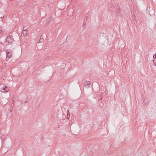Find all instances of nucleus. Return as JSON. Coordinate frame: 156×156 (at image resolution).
<instances>
[{"label": "nucleus", "mask_w": 156, "mask_h": 156, "mask_svg": "<svg viewBox=\"0 0 156 156\" xmlns=\"http://www.w3.org/2000/svg\"><path fill=\"white\" fill-rule=\"evenodd\" d=\"M83 24L84 25H85V23H83Z\"/></svg>", "instance_id": "nucleus-22"}, {"label": "nucleus", "mask_w": 156, "mask_h": 156, "mask_svg": "<svg viewBox=\"0 0 156 156\" xmlns=\"http://www.w3.org/2000/svg\"><path fill=\"white\" fill-rule=\"evenodd\" d=\"M120 9L119 8H118L116 9L115 12L117 15L118 16H120L121 15L120 13Z\"/></svg>", "instance_id": "nucleus-4"}, {"label": "nucleus", "mask_w": 156, "mask_h": 156, "mask_svg": "<svg viewBox=\"0 0 156 156\" xmlns=\"http://www.w3.org/2000/svg\"><path fill=\"white\" fill-rule=\"evenodd\" d=\"M39 43V41L37 42V43Z\"/></svg>", "instance_id": "nucleus-25"}, {"label": "nucleus", "mask_w": 156, "mask_h": 156, "mask_svg": "<svg viewBox=\"0 0 156 156\" xmlns=\"http://www.w3.org/2000/svg\"><path fill=\"white\" fill-rule=\"evenodd\" d=\"M98 104L99 105L101 106V107H102L104 105L103 104V103L102 104H100L99 103H98Z\"/></svg>", "instance_id": "nucleus-16"}, {"label": "nucleus", "mask_w": 156, "mask_h": 156, "mask_svg": "<svg viewBox=\"0 0 156 156\" xmlns=\"http://www.w3.org/2000/svg\"><path fill=\"white\" fill-rule=\"evenodd\" d=\"M153 58H156V53H155V54L154 55Z\"/></svg>", "instance_id": "nucleus-15"}, {"label": "nucleus", "mask_w": 156, "mask_h": 156, "mask_svg": "<svg viewBox=\"0 0 156 156\" xmlns=\"http://www.w3.org/2000/svg\"><path fill=\"white\" fill-rule=\"evenodd\" d=\"M40 16H41V17H44L46 15V13L44 11L42 10L40 11Z\"/></svg>", "instance_id": "nucleus-3"}, {"label": "nucleus", "mask_w": 156, "mask_h": 156, "mask_svg": "<svg viewBox=\"0 0 156 156\" xmlns=\"http://www.w3.org/2000/svg\"><path fill=\"white\" fill-rule=\"evenodd\" d=\"M25 103H27V101H26L25 102Z\"/></svg>", "instance_id": "nucleus-21"}, {"label": "nucleus", "mask_w": 156, "mask_h": 156, "mask_svg": "<svg viewBox=\"0 0 156 156\" xmlns=\"http://www.w3.org/2000/svg\"><path fill=\"white\" fill-rule=\"evenodd\" d=\"M109 6L111 8H113L114 6V4L113 2H110L109 5Z\"/></svg>", "instance_id": "nucleus-10"}, {"label": "nucleus", "mask_w": 156, "mask_h": 156, "mask_svg": "<svg viewBox=\"0 0 156 156\" xmlns=\"http://www.w3.org/2000/svg\"><path fill=\"white\" fill-rule=\"evenodd\" d=\"M153 61L154 62V65H155V66H156V60H153Z\"/></svg>", "instance_id": "nucleus-14"}, {"label": "nucleus", "mask_w": 156, "mask_h": 156, "mask_svg": "<svg viewBox=\"0 0 156 156\" xmlns=\"http://www.w3.org/2000/svg\"><path fill=\"white\" fill-rule=\"evenodd\" d=\"M103 95L102 94H101L100 96V98L99 99V100L100 101L101 100L103 99Z\"/></svg>", "instance_id": "nucleus-11"}, {"label": "nucleus", "mask_w": 156, "mask_h": 156, "mask_svg": "<svg viewBox=\"0 0 156 156\" xmlns=\"http://www.w3.org/2000/svg\"><path fill=\"white\" fill-rule=\"evenodd\" d=\"M52 20V17H50L49 18H48L47 20V23H46V25H47L48 23H48L49 22H51Z\"/></svg>", "instance_id": "nucleus-6"}, {"label": "nucleus", "mask_w": 156, "mask_h": 156, "mask_svg": "<svg viewBox=\"0 0 156 156\" xmlns=\"http://www.w3.org/2000/svg\"><path fill=\"white\" fill-rule=\"evenodd\" d=\"M27 34V30L23 31L22 34L24 36H26Z\"/></svg>", "instance_id": "nucleus-9"}, {"label": "nucleus", "mask_w": 156, "mask_h": 156, "mask_svg": "<svg viewBox=\"0 0 156 156\" xmlns=\"http://www.w3.org/2000/svg\"><path fill=\"white\" fill-rule=\"evenodd\" d=\"M7 50H6V60H8L12 56V54H11V53L9 52H7Z\"/></svg>", "instance_id": "nucleus-2"}, {"label": "nucleus", "mask_w": 156, "mask_h": 156, "mask_svg": "<svg viewBox=\"0 0 156 156\" xmlns=\"http://www.w3.org/2000/svg\"><path fill=\"white\" fill-rule=\"evenodd\" d=\"M2 18H3V17H0V19H2Z\"/></svg>", "instance_id": "nucleus-20"}, {"label": "nucleus", "mask_w": 156, "mask_h": 156, "mask_svg": "<svg viewBox=\"0 0 156 156\" xmlns=\"http://www.w3.org/2000/svg\"><path fill=\"white\" fill-rule=\"evenodd\" d=\"M6 41L5 42V44L7 45L8 44L12 43L13 41V37L12 36H8L6 39Z\"/></svg>", "instance_id": "nucleus-1"}, {"label": "nucleus", "mask_w": 156, "mask_h": 156, "mask_svg": "<svg viewBox=\"0 0 156 156\" xmlns=\"http://www.w3.org/2000/svg\"><path fill=\"white\" fill-rule=\"evenodd\" d=\"M43 139V138L42 137H41V141H42V140Z\"/></svg>", "instance_id": "nucleus-19"}, {"label": "nucleus", "mask_w": 156, "mask_h": 156, "mask_svg": "<svg viewBox=\"0 0 156 156\" xmlns=\"http://www.w3.org/2000/svg\"><path fill=\"white\" fill-rule=\"evenodd\" d=\"M69 115L68 116V118L69 119Z\"/></svg>", "instance_id": "nucleus-24"}, {"label": "nucleus", "mask_w": 156, "mask_h": 156, "mask_svg": "<svg viewBox=\"0 0 156 156\" xmlns=\"http://www.w3.org/2000/svg\"><path fill=\"white\" fill-rule=\"evenodd\" d=\"M8 88H7V87L5 86V87L3 89L1 90V91L2 92H6L8 91Z\"/></svg>", "instance_id": "nucleus-7"}, {"label": "nucleus", "mask_w": 156, "mask_h": 156, "mask_svg": "<svg viewBox=\"0 0 156 156\" xmlns=\"http://www.w3.org/2000/svg\"><path fill=\"white\" fill-rule=\"evenodd\" d=\"M67 118H68V115H69V117H70V115H69V111H67Z\"/></svg>", "instance_id": "nucleus-12"}, {"label": "nucleus", "mask_w": 156, "mask_h": 156, "mask_svg": "<svg viewBox=\"0 0 156 156\" xmlns=\"http://www.w3.org/2000/svg\"><path fill=\"white\" fill-rule=\"evenodd\" d=\"M44 39L42 35H41L40 39V43H44Z\"/></svg>", "instance_id": "nucleus-8"}, {"label": "nucleus", "mask_w": 156, "mask_h": 156, "mask_svg": "<svg viewBox=\"0 0 156 156\" xmlns=\"http://www.w3.org/2000/svg\"><path fill=\"white\" fill-rule=\"evenodd\" d=\"M88 16V13L86 14H85L86 17L85 18V19L86 18H86Z\"/></svg>", "instance_id": "nucleus-18"}, {"label": "nucleus", "mask_w": 156, "mask_h": 156, "mask_svg": "<svg viewBox=\"0 0 156 156\" xmlns=\"http://www.w3.org/2000/svg\"><path fill=\"white\" fill-rule=\"evenodd\" d=\"M27 30V28L24 27L23 29V31Z\"/></svg>", "instance_id": "nucleus-13"}, {"label": "nucleus", "mask_w": 156, "mask_h": 156, "mask_svg": "<svg viewBox=\"0 0 156 156\" xmlns=\"http://www.w3.org/2000/svg\"><path fill=\"white\" fill-rule=\"evenodd\" d=\"M84 86L85 87H89L90 85V82L88 81H86L84 83Z\"/></svg>", "instance_id": "nucleus-5"}, {"label": "nucleus", "mask_w": 156, "mask_h": 156, "mask_svg": "<svg viewBox=\"0 0 156 156\" xmlns=\"http://www.w3.org/2000/svg\"><path fill=\"white\" fill-rule=\"evenodd\" d=\"M153 11L154 13V12H155L154 11V10H153Z\"/></svg>", "instance_id": "nucleus-23"}, {"label": "nucleus", "mask_w": 156, "mask_h": 156, "mask_svg": "<svg viewBox=\"0 0 156 156\" xmlns=\"http://www.w3.org/2000/svg\"><path fill=\"white\" fill-rule=\"evenodd\" d=\"M2 28L1 27H0V34H1V33H2Z\"/></svg>", "instance_id": "nucleus-17"}]
</instances>
